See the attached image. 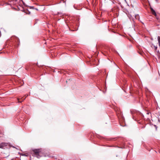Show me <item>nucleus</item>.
Masks as SVG:
<instances>
[{"label": "nucleus", "instance_id": "1", "mask_svg": "<svg viewBox=\"0 0 160 160\" xmlns=\"http://www.w3.org/2000/svg\"><path fill=\"white\" fill-rule=\"evenodd\" d=\"M8 143L6 142H2L0 143V148L2 149H5L8 146Z\"/></svg>", "mask_w": 160, "mask_h": 160}, {"label": "nucleus", "instance_id": "2", "mask_svg": "<svg viewBox=\"0 0 160 160\" xmlns=\"http://www.w3.org/2000/svg\"><path fill=\"white\" fill-rule=\"evenodd\" d=\"M34 152L36 155H38L39 152V150H35L34 151Z\"/></svg>", "mask_w": 160, "mask_h": 160}, {"label": "nucleus", "instance_id": "3", "mask_svg": "<svg viewBox=\"0 0 160 160\" xmlns=\"http://www.w3.org/2000/svg\"><path fill=\"white\" fill-rule=\"evenodd\" d=\"M151 12H152V14L153 15H154L155 16H156V14L155 11L154 10H153L152 8L151 9Z\"/></svg>", "mask_w": 160, "mask_h": 160}, {"label": "nucleus", "instance_id": "4", "mask_svg": "<svg viewBox=\"0 0 160 160\" xmlns=\"http://www.w3.org/2000/svg\"><path fill=\"white\" fill-rule=\"evenodd\" d=\"M158 41L159 46L160 48V36L158 37Z\"/></svg>", "mask_w": 160, "mask_h": 160}, {"label": "nucleus", "instance_id": "5", "mask_svg": "<svg viewBox=\"0 0 160 160\" xmlns=\"http://www.w3.org/2000/svg\"><path fill=\"white\" fill-rule=\"evenodd\" d=\"M155 50H156L157 49V46H154Z\"/></svg>", "mask_w": 160, "mask_h": 160}, {"label": "nucleus", "instance_id": "6", "mask_svg": "<svg viewBox=\"0 0 160 160\" xmlns=\"http://www.w3.org/2000/svg\"><path fill=\"white\" fill-rule=\"evenodd\" d=\"M18 100L19 101V102H21V101H20L19 99H18Z\"/></svg>", "mask_w": 160, "mask_h": 160}, {"label": "nucleus", "instance_id": "7", "mask_svg": "<svg viewBox=\"0 0 160 160\" xmlns=\"http://www.w3.org/2000/svg\"><path fill=\"white\" fill-rule=\"evenodd\" d=\"M26 98H24V99H23L22 100V101H23Z\"/></svg>", "mask_w": 160, "mask_h": 160}]
</instances>
